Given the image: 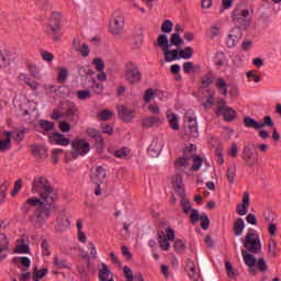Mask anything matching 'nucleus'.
I'll return each instance as SVG.
<instances>
[{"label":"nucleus","mask_w":281,"mask_h":281,"mask_svg":"<svg viewBox=\"0 0 281 281\" xmlns=\"http://www.w3.org/2000/svg\"><path fill=\"white\" fill-rule=\"evenodd\" d=\"M32 192L38 194L40 200L45 203H54L56 200V191L44 177H38L33 180Z\"/></svg>","instance_id":"1"},{"label":"nucleus","mask_w":281,"mask_h":281,"mask_svg":"<svg viewBox=\"0 0 281 281\" xmlns=\"http://www.w3.org/2000/svg\"><path fill=\"white\" fill-rule=\"evenodd\" d=\"M52 212V203H40L34 214L31 216V223L34 227H43L45 222L49 218Z\"/></svg>","instance_id":"2"},{"label":"nucleus","mask_w":281,"mask_h":281,"mask_svg":"<svg viewBox=\"0 0 281 281\" xmlns=\"http://www.w3.org/2000/svg\"><path fill=\"white\" fill-rule=\"evenodd\" d=\"M184 134L187 137L196 139L199 137V125L196 123V115L194 111L190 110L184 114Z\"/></svg>","instance_id":"3"},{"label":"nucleus","mask_w":281,"mask_h":281,"mask_svg":"<svg viewBox=\"0 0 281 281\" xmlns=\"http://www.w3.org/2000/svg\"><path fill=\"white\" fill-rule=\"evenodd\" d=\"M245 249L250 251V254H259L262 251V244L260 243V236L256 233V231L250 229L246 234V241L244 243Z\"/></svg>","instance_id":"4"},{"label":"nucleus","mask_w":281,"mask_h":281,"mask_svg":"<svg viewBox=\"0 0 281 281\" xmlns=\"http://www.w3.org/2000/svg\"><path fill=\"white\" fill-rule=\"evenodd\" d=\"M71 148H72V158L78 159V157H85L91 150V146L89 145V142L85 138H76L71 142Z\"/></svg>","instance_id":"5"},{"label":"nucleus","mask_w":281,"mask_h":281,"mask_svg":"<svg viewBox=\"0 0 281 281\" xmlns=\"http://www.w3.org/2000/svg\"><path fill=\"white\" fill-rule=\"evenodd\" d=\"M233 23L239 27L247 29L251 25V16L248 9H236L233 11Z\"/></svg>","instance_id":"6"},{"label":"nucleus","mask_w":281,"mask_h":281,"mask_svg":"<svg viewBox=\"0 0 281 281\" xmlns=\"http://www.w3.org/2000/svg\"><path fill=\"white\" fill-rule=\"evenodd\" d=\"M48 34H53L54 41H60V13L54 12L48 23Z\"/></svg>","instance_id":"7"},{"label":"nucleus","mask_w":281,"mask_h":281,"mask_svg":"<svg viewBox=\"0 0 281 281\" xmlns=\"http://www.w3.org/2000/svg\"><path fill=\"white\" fill-rule=\"evenodd\" d=\"M172 240H175V231L172 228H167L166 233L164 231L158 232V244L164 251L170 249V241Z\"/></svg>","instance_id":"8"},{"label":"nucleus","mask_w":281,"mask_h":281,"mask_svg":"<svg viewBox=\"0 0 281 281\" xmlns=\"http://www.w3.org/2000/svg\"><path fill=\"white\" fill-rule=\"evenodd\" d=\"M125 80L131 85H137V82L142 80V72L139 71V68H137V65L133 63L126 65Z\"/></svg>","instance_id":"9"},{"label":"nucleus","mask_w":281,"mask_h":281,"mask_svg":"<svg viewBox=\"0 0 281 281\" xmlns=\"http://www.w3.org/2000/svg\"><path fill=\"white\" fill-rule=\"evenodd\" d=\"M140 124L143 128H159L164 124V121L157 115H150L143 117Z\"/></svg>","instance_id":"10"},{"label":"nucleus","mask_w":281,"mask_h":281,"mask_svg":"<svg viewBox=\"0 0 281 281\" xmlns=\"http://www.w3.org/2000/svg\"><path fill=\"white\" fill-rule=\"evenodd\" d=\"M161 150H164V138H154L148 147V153L150 157H157L158 155H161Z\"/></svg>","instance_id":"11"},{"label":"nucleus","mask_w":281,"mask_h":281,"mask_svg":"<svg viewBox=\"0 0 281 281\" xmlns=\"http://www.w3.org/2000/svg\"><path fill=\"white\" fill-rule=\"evenodd\" d=\"M241 159L245 161L246 166H248V168H254V166H256V164H258V158H254V156H251V146L250 145H246L244 147V150L241 153Z\"/></svg>","instance_id":"12"},{"label":"nucleus","mask_w":281,"mask_h":281,"mask_svg":"<svg viewBox=\"0 0 281 281\" xmlns=\"http://www.w3.org/2000/svg\"><path fill=\"white\" fill-rule=\"evenodd\" d=\"M123 27H124V18L115 13L110 24V30L112 34H120Z\"/></svg>","instance_id":"13"},{"label":"nucleus","mask_w":281,"mask_h":281,"mask_svg":"<svg viewBox=\"0 0 281 281\" xmlns=\"http://www.w3.org/2000/svg\"><path fill=\"white\" fill-rule=\"evenodd\" d=\"M72 49L75 52H78V54H80V56H82L83 58H87V56H89L91 52L89 49V45L87 43L80 42V40L72 41Z\"/></svg>","instance_id":"14"},{"label":"nucleus","mask_w":281,"mask_h":281,"mask_svg":"<svg viewBox=\"0 0 281 281\" xmlns=\"http://www.w3.org/2000/svg\"><path fill=\"white\" fill-rule=\"evenodd\" d=\"M48 142L50 144H57L58 146H69V138L65 137V135L60 133H54L48 136Z\"/></svg>","instance_id":"15"},{"label":"nucleus","mask_w":281,"mask_h":281,"mask_svg":"<svg viewBox=\"0 0 281 281\" xmlns=\"http://www.w3.org/2000/svg\"><path fill=\"white\" fill-rule=\"evenodd\" d=\"M10 251V241L5 234H0V260H5Z\"/></svg>","instance_id":"16"},{"label":"nucleus","mask_w":281,"mask_h":281,"mask_svg":"<svg viewBox=\"0 0 281 281\" xmlns=\"http://www.w3.org/2000/svg\"><path fill=\"white\" fill-rule=\"evenodd\" d=\"M172 186L176 194H178L179 196H183L186 194V191L183 189V178H181L180 175H176L172 178Z\"/></svg>","instance_id":"17"},{"label":"nucleus","mask_w":281,"mask_h":281,"mask_svg":"<svg viewBox=\"0 0 281 281\" xmlns=\"http://www.w3.org/2000/svg\"><path fill=\"white\" fill-rule=\"evenodd\" d=\"M31 153L35 159H45L47 157V147L43 145H32Z\"/></svg>","instance_id":"18"},{"label":"nucleus","mask_w":281,"mask_h":281,"mask_svg":"<svg viewBox=\"0 0 281 281\" xmlns=\"http://www.w3.org/2000/svg\"><path fill=\"white\" fill-rule=\"evenodd\" d=\"M40 203H43V200L36 198V196H33V198H30L29 200H26L24 202V204L22 205V212H24L25 214H27V212H30V210H32V207H36L38 209V204Z\"/></svg>","instance_id":"19"},{"label":"nucleus","mask_w":281,"mask_h":281,"mask_svg":"<svg viewBox=\"0 0 281 281\" xmlns=\"http://www.w3.org/2000/svg\"><path fill=\"white\" fill-rule=\"evenodd\" d=\"M119 115L122 117L123 122H131L135 115V111L121 105L119 106Z\"/></svg>","instance_id":"20"},{"label":"nucleus","mask_w":281,"mask_h":281,"mask_svg":"<svg viewBox=\"0 0 281 281\" xmlns=\"http://www.w3.org/2000/svg\"><path fill=\"white\" fill-rule=\"evenodd\" d=\"M99 281H115L106 263H102V269L99 270Z\"/></svg>","instance_id":"21"},{"label":"nucleus","mask_w":281,"mask_h":281,"mask_svg":"<svg viewBox=\"0 0 281 281\" xmlns=\"http://www.w3.org/2000/svg\"><path fill=\"white\" fill-rule=\"evenodd\" d=\"M167 122L169 123V126L172 128V131H179V115L168 111Z\"/></svg>","instance_id":"22"},{"label":"nucleus","mask_w":281,"mask_h":281,"mask_svg":"<svg viewBox=\"0 0 281 281\" xmlns=\"http://www.w3.org/2000/svg\"><path fill=\"white\" fill-rule=\"evenodd\" d=\"M186 271L191 280H196V278H199V276L196 274V266L191 259L187 260Z\"/></svg>","instance_id":"23"},{"label":"nucleus","mask_w":281,"mask_h":281,"mask_svg":"<svg viewBox=\"0 0 281 281\" xmlns=\"http://www.w3.org/2000/svg\"><path fill=\"white\" fill-rule=\"evenodd\" d=\"M53 266L55 267V269H71L69 262H67L65 258L59 256L54 257Z\"/></svg>","instance_id":"24"},{"label":"nucleus","mask_w":281,"mask_h":281,"mask_svg":"<svg viewBox=\"0 0 281 281\" xmlns=\"http://www.w3.org/2000/svg\"><path fill=\"white\" fill-rule=\"evenodd\" d=\"M241 256L245 265H247L249 269H254V267H256V256L248 254L245 249L241 250Z\"/></svg>","instance_id":"25"},{"label":"nucleus","mask_w":281,"mask_h":281,"mask_svg":"<svg viewBox=\"0 0 281 281\" xmlns=\"http://www.w3.org/2000/svg\"><path fill=\"white\" fill-rule=\"evenodd\" d=\"M176 168L177 170H180V172H186L188 173V170H190V162L188 160V158H179L177 161H176Z\"/></svg>","instance_id":"26"},{"label":"nucleus","mask_w":281,"mask_h":281,"mask_svg":"<svg viewBox=\"0 0 281 281\" xmlns=\"http://www.w3.org/2000/svg\"><path fill=\"white\" fill-rule=\"evenodd\" d=\"M70 222L66 215H59L57 218V229L58 232H65L69 227Z\"/></svg>","instance_id":"27"},{"label":"nucleus","mask_w":281,"mask_h":281,"mask_svg":"<svg viewBox=\"0 0 281 281\" xmlns=\"http://www.w3.org/2000/svg\"><path fill=\"white\" fill-rule=\"evenodd\" d=\"M65 116L69 122H74L76 124L78 122V110H76V106H69L65 112Z\"/></svg>","instance_id":"28"},{"label":"nucleus","mask_w":281,"mask_h":281,"mask_svg":"<svg viewBox=\"0 0 281 281\" xmlns=\"http://www.w3.org/2000/svg\"><path fill=\"white\" fill-rule=\"evenodd\" d=\"M12 63V55L8 50H0V67H8Z\"/></svg>","instance_id":"29"},{"label":"nucleus","mask_w":281,"mask_h":281,"mask_svg":"<svg viewBox=\"0 0 281 281\" xmlns=\"http://www.w3.org/2000/svg\"><path fill=\"white\" fill-rule=\"evenodd\" d=\"M5 137L7 138L0 140V150L2 153L5 150H10V146H11L10 137H14V133L5 132Z\"/></svg>","instance_id":"30"},{"label":"nucleus","mask_w":281,"mask_h":281,"mask_svg":"<svg viewBox=\"0 0 281 281\" xmlns=\"http://www.w3.org/2000/svg\"><path fill=\"white\" fill-rule=\"evenodd\" d=\"M18 78L20 82H24V85H27V87H30L33 91H36V89H38V85L34 80L27 78V75L20 74Z\"/></svg>","instance_id":"31"},{"label":"nucleus","mask_w":281,"mask_h":281,"mask_svg":"<svg viewBox=\"0 0 281 281\" xmlns=\"http://www.w3.org/2000/svg\"><path fill=\"white\" fill-rule=\"evenodd\" d=\"M221 115H223L226 122H232L236 117V110H233L232 108L226 106L221 112Z\"/></svg>","instance_id":"32"},{"label":"nucleus","mask_w":281,"mask_h":281,"mask_svg":"<svg viewBox=\"0 0 281 281\" xmlns=\"http://www.w3.org/2000/svg\"><path fill=\"white\" fill-rule=\"evenodd\" d=\"M244 125L246 128H255L256 131L262 128L263 124L258 123L256 120L247 116L244 119Z\"/></svg>","instance_id":"33"},{"label":"nucleus","mask_w":281,"mask_h":281,"mask_svg":"<svg viewBox=\"0 0 281 281\" xmlns=\"http://www.w3.org/2000/svg\"><path fill=\"white\" fill-rule=\"evenodd\" d=\"M164 54H165V60L167 63H172V60H179V50L178 49H173V50H170V49H166V50H162Z\"/></svg>","instance_id":"34"},{"label":"nucleus","mask_w":281,"mask_h":281,"mask_svg":"<svg viewBox=\"0 0 281 281\" xmlns=\"http://www.w3.org/2000/svg\"><path fill=\"white\" fill-rule=\"evenodd\" d=\"M95 183H102L106 179V171L102 167H97L94 171Z\"/></svg>","instance_id":"35"},{"label":"nucleus","mask_w":281,"mask_h":281,"mask_svg":"<svg viewBox=\"0 0 281 281\" xmlns=\"http://www.w3.org/2000/svg\"><path fill=\"white\" fill-rule=\"evenodd\" d=\"M245 231V221L243 218L238 217L234 223V232L236 236H240L243 232Z\"/></svg>","instance_id":"36"},{"label":"nucleus","mask_w":281,"mask_h":281,"mask_svg":"<svg viewBox=\"0 0 281 281\" xmlns=\"http://www.w3.org/2000/svg\"><path fill=\"white\" fill-rule=\"evenodd\" d=\"M180 199H181V207L184 214L190 215L194 211V209H192V206L190 205V201L186 199V193L182 196H180Z\"/></svg>","instance_id":"37"},{"label":"nucleus","mask_w":281,"mask_h":281,"mask_svg":"<svg viewBox=\"0 0 281 281\" xmlns=\"http://www.w3.org/2000/svg\"><path fill=\"white\" fill-rule=\"evenodd\" d=\"M158 47H161L162 52H166V49H170V44H168V35L160 34L158 36Z\"/></svg>","instance_id":"38"},{"label":"nucleus","mask_w":281,"mask_h":281,"mask_svg":"<svg viewBox=\"0 0 281 281\" xmlns=\"http://www.w3.org/2000/svg\"><path fill=\"white\" fill-rule=\"evenodd\" d=\"M87 249L88 252L86 255V258H92L93 260H95V258H98V249H95V245L93 243H88L87 245Z\"/></svg>","instance_id":"39"},{"label":"nucleus","mask_w":281,"mask_h":281,"mask_svg":"<svg viewBox=\"0 0 281 281\" xmlns=\"http://www.w3.org/2000/svg\"><path fill=\"white\" fill-rule=\"evenodd\" d=\"M215 85L220 93H222L223 95H227V82H225L223 78H217Z\"/></svg>","instance_id":"40"},{"label":"nucleus","mask_w":281,"mask_h":281,"mask_svg":"<svg viewBox=\"0 0 281 281\" xmlns=\"http://www.w3.org/2000/svg\"><path fill=\"white\" fill-rule=\"evenodd\" d=\"M179 54L180 58H183L184 60H190V58H192V54H194V49L188 46L184 49H181Z\"/></svg>","instance_id":"41"},{"label":"nucleus","mask_w":281,"mask_h":281,"mask_svg":"<svg viewBox=\"0 0 281 281\" xmlns=\"http://www.w3.org/2000/svg\"><path fill=\"white\" fill-rule=\"evenodd\" d=\"M47 276V268L37 270L36 268L33 270V281H40L41 279Z\"/></svg>","instance_id":"42"},{"label":"nucleus","mask_w":281,"mask_h":281,"mask_svg":"<svg viewBox=\"0 0 281 281\" xmlns=\"http://www.w3.org/2000/svg\"><path fill=\"white\" fill-rule=\"evenodd\" d=\"M268 254L271 258H276L278 254V243L276 240H270L268 245Z\"/></svg>","instance_id":"43"},{"label":"nucleus","mask_w":281,"mask_h":281,"mask_svg":"<svg viewBox=\"0 0 281 281\" xmlns=\"http://www.w3.org/2000/svg\"><path fill=\"white\" fill-rule=\"evenodd\" d=\"M157 98V92L154 89H147L144 95L145 104H148L150 100H155Z\"/></svg>","instance_id":"44"},{"label":"nucleus","mask_w":281,"mask_h":281,"mask_svg":"<svg viewBox=\"0 0 281 281\" xmlns=\"http://www.w3.org/2000/svg\"><path fill=\"white\" fill-rule=\"evenodd\" d=\"M170 43H171V45L179 47V46L183 45V40L179 35V33H173V34H171Z\"/></svg>","instance_id":"45"},{"label":"nucleus","mask_w":281,"mask_h":281,"mask_svg":"<svg viewBox=\"0 0 281 281\" xmlns=\"http://www.w3.org/2000/svg\"><path fill=\"white\" fill-rule=\"evenodd\" d=\"M130 154H131V150L128 148L124 147L122 149H117L114 153V156H116L119 159H126Z\"/></svg>","instance_id":"46"},{"label":"nucleus","mask_w":281,"mask_h":281,"mask_svg":"<svg viewBox=\"0 0 281 281\" xmlns=\"http://www.w3.org/2000/svg\"><path fill=\"white\" fill-rule=\"evenodd\" d=\"M201 166H203V159H201V157H199V156H194L193 157V165L191 167V170L196 172V171L201 170Z\"/></svg>","instance_id":"47"},{"label":"nucleus","mask_w":281,"mask_h":281,"mask_svg":"<svg viewBox=\"0 0 281 281\" xmlns=\"http://www.w3.org/2000/svg\"><path fill=\"white\" fill-rule=\"evenodd\" d=\"M173 247H175L177 254H183V251H186V244L181 239H176Z\"/></svg>","instance_id":"48"},{"label":"nucleus","mask_w":281,"mask_h":281,"mask_svg":"<svg viewBox=\"0 0 281 281\" xmlns=\"http://www.w3.org/2000/svg\"><path fill=\"white\" fill-rule=\"evenodd\" d=\"M161 32H164L165 34H170L172 32V21H164L161 24Z\"/></svg>","instance_id":"49"},{"label":"nucleus","mask_w":281,"mask_h":281,"mask_svg":"<svg viewBox=\"0 0 281 281\" xmlns=\"http://www.w3.org/2000/svg\"><path fill=\"white\" fill-rule=\"evenodd\" d=\"M240 27H243V26H236V27L232 29L229 31V35L235 37V40L240 41V38H243V31L240 30Z\"/></svg>","instance_id":"50"},{"label":"nucleus","mask_w":281,"mask_h":281,"mask_svg":"<svg viewBox=\"0 0 281 281\" xmlns=\"http://www.w3.org/2000/svg\"><path fill=\"white\" fill-rule=\"evenodd\" d=\"M21 188H23V180L18 179L14 183L13 190L11 191V195L16 196V194H19V192H21Z\"/></svg>","instance_id":"51"},{"label":"nucleus","mask_w":281,"mask_h":281,"mask_svg":"<svg viewBox=\"0 0 281 281\" xmlns=\"http://www.w3.org/2000/svg\"><path fill=\"white\" fill-rule=\"evenodd\" d=\"M228 155L233 159H236V157H238V144L232 143L231 147L228 148Z\"/></svg>","instance_id":"52"},{"label":"nucleus","mask_w":281,"mask_h":281,"mask_svg":"<svg viewBox=\"0 0 281 281\" xmlns=\"http://www.w3.org/2000/svg\"><path fill=\"white\" fill-rule=\"evenodd\" d=\"M99 117L103 121L111 120V117H113V112L110 110H102L99 112Z\"/></svg>","instance_id":"53"},{"label":"nucleus","mask_w":281,"mask_h":281,"mask_svg":"<svg viewBox=\"0 0 281 281\" xmlns=\"http://www.w3.org/2000/svg\"><path fill=\"white\" fill-rule=\"evenodd\" d=\"M246 78L252 80V82H260V77L256 74V70H249L246 72Z\"/></svg>","instance_id":"54"},{"label":"nucleus","mask_w":281,"mask_h":281,"mask_svg":"<svg viewBox=\"0 0 281 281\" xmlns=\"http://www.w3.org/2000/svg\"><path fill=\"white\" fill-rule=\"evenodd\" d=\"M87 133L89 137H92L94 139H98L99 142H102V136L100 135V132H98L97 130L88 128Z\"/></svg>","instance_id":"55"},{"label":"nucleus","mask_w":281,"mask_h":281,"mask_svg":"<svg viewBox=\"0 0 281 281\" xmlns=\"http://www.w3.org/2000/svg\"><path fill=\"white\" fill-rule=\"evenodd\" d=\"M77 98L79 100H89V98H91V91L89 90L77 91Z\"/></svg>","instance_id":"56"},{"label":"nucleus","mask_w":281,"mask_h":281,"mask_svg":"<svg viewBox=\"0 0 281 281\" xmlns=\"http://www.w3.org/2000/svg\"><path fill=\"white\" fill-rule=\"evenodd\" d=\"M238 41H240V40H236V37L231 36L228 33L227 38H226V45L229 48L236 47V45H238Z\"/></svg>","instance_id":"57"},{"label":"nucleus","mask_w":281,"mask_h":281,"mask_svg":"<svg viewBox=\"0 0 281 281\" xmlns=\"http://www.w3.org/2000/svg\"><path fill=\"white\" fill-rule=\"evenodd\" d=\"M10 187V183L4 182L0 186V203H3V200L5 199V191Z\"/></svg>","instance_id":"58"},{"label":"nucleus","mask_w":281,"mask_h":281,"mask_svg":"<svg viewBox=\"0 0 281 281\" xmlns=\"http://www.w3.org/2000/svg\"><path fill=\"white\" fill-rule=\"evenodd\" d=\"M256 267L259 271H261V273H265V271H267V261H265V258H260L257 261Z\"/></svg>","instance_id":"59"},{"label":"nucleus","mask_w":281,"mask_h":281,"mask_svg":"<svg viewBox=\"0 0 281 281\" xmlns=\"http://www.w3.org/2000/svg\"><path fill=\"white\" fill-rule=\"evenodd\" d=\"M123 273H124L127 281H135V279L133 277V270H131L130 267L125 266L123 268Z\"/></svg>","instance_id":"60"},{"label":"nucleus","mask_w":281,"mask_h":281,"mask_svg":"<svg viewBox=\"0 0 281 281\" xmlns=\"http://www.w3.org/2000/svg\"><path fill=\"white\" fill-rule=\"evenodd\" d=\"M200 221L202 229H207V227H210V218L207 217V214H202Z\"/></svg>","instance_id":"61"},{"label":"nucleus","mask_w":281,"mask_h":281,"mask_svg":"<svg viewBox=\"0 0 281 281\" xmlns=\"http://www.w3.org/2000/svg\"><path fill=\"white\" fill-rule=\"evenodd\" d=\"M15 254H30V246L25 244L16 246Z\"/></svg>","instance_id":"62"},{"label":"nucleus","mask_w":281,"mask_h":281,"mask_svg":"<svg viewBox=\"0 0 281 281\" xmlns=\"http://www.w3.org/2000/svg\"><path fill=\"white\" fill-rule=\"evenodd\" d=\"M40 126L44 128V131H53L54 130V123L49 121H40Z\"/></svg>","instance_id":"63"},{"label":"nucleus","mask_w":281,"mask_h":281,"mask_svg":"<svg viewBox=\"0 0 281 281\" xmlns=\"http://www.w3.org/2000/svg\"><path fill=\"white\" fill-rule=\"evenodd\" d=\"M67 76H68L67 69L66 68H60L59 74H58V81L59 82H65V80H67Z\"/></svg>","instance_id":"64"}]
</instances>
